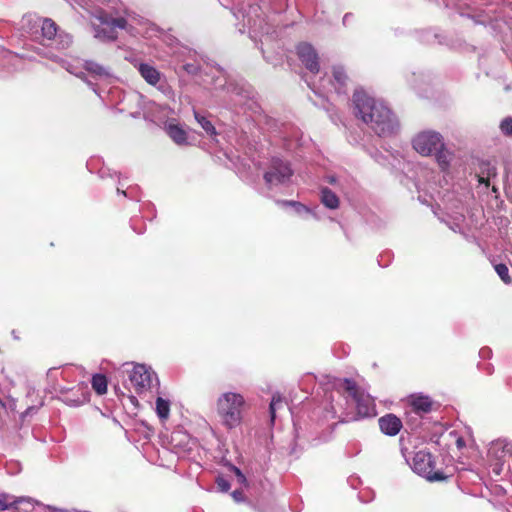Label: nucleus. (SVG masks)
Wrapping results in <instances>:
<instances>
[{"mask_svg":"<svg viewBox=\"0 0 512 512\" xmlns=\"http://www.w3.org/2000/svg\"><path fill=\"white\" fill-rule=\"evenodd\" d=\"M84 9L99 23H92L95 38L101 41H115L117 30L129 34L136 33L133 22L135 17L128 12L120 0H86Z\"/></svg>","mask_w":512,"mask_h":512,"instance_id":"f257e3e1","label":"nucleus"},{"mask_svg":"<svg viewBox=\"0 0 512 512\" xmlns=\"http://www.w3.org/2000/svg\"><path fill=\"white\" fill-rule=\"evenodd\" d=\"M352 101L356 117L361 119L375 134L387 137L396 132L398 121L382 101L371 97L362 89L354 91Z\"/></svg>","mask_w":512,"mask_h":512,"instance_id":"f03ea898","label":"nucleus"},{"mask_svg":"<svg viewBox=\"0 0 512 512\" xmlns=\"http://www.w3.org/2000/svg\"><path fill=\"white\" fill-rule=\"evenodd\" d=\"M21 29L32 39L40 41L43 46L58 51L68 49L73 42L72 35L59 30L52 19L42 18L36 14L24 15L21 19Z\"/></svg>","mask_w":512,"mask_h":512,"instance_id":"7ed1b4c3","label":"nucleus"},{"mask_svg":"<svg viewBox=\"0 0 512 512\" xmlns=\"http://www.w3.org/2000/svg\"><path fill=\"white\" fill-rule=\"evenodd\" d=\"M45 56L51 59L54 62H57L69 73L81 78L84 82L95 92L97 96L103 98L102 93L103 90L100 88L102 84H111L116 79L113 75L111 69L109 67H105L95 61L87 60L84 63L85 70L90 74V77L93 79H88L85 73L81 70V65L79 62L70 63L68 60L63 57L53 53L52 51H48L45 53Z\"/></svg>","mask_w":512,"mask_h":512,"instance_id":"20e7f679","label":"nucleus"},{"mask_svg":"<svg viewBox=\"0 0 512 512\" xmlns=\"http://www.w3.org/2000/svg\"><path fill=\"white\" fill-rule=\"evenodd\" d=\"M412 146L422 156H434L442 171L448 170L453 154L446 148L439 132L433 130L419 132L412 139Z\"/></svg>","mask_w":512,"mask_h":512,"instance_id":"39448f33","label":"nucleus"},{"mask_svg":"<svg viewBox=\"0 0 512 512\" xmlns=\"http://www.w3.org/2000/svg\"><path fill=\"white\" fill-rule=\"evenodd\" d=\"M246 401L242 394L236 392H224L216 401V411L221 424L231 430L242 423Z\"/></svg>","mask_w":512,"mask_h":512,"instance_id":"423d86ee","label":"nucleus"},{"mask_svg":"<svg viewBox=\"0 0 512 512\" xmlns=\"http://www.w3.org/2000/svg\"><path fill=\"white\" fill-rule=\"evenodd\" d=\"M334 386L339 392L346 395L347 402L352 401L359 418L373 417L376 414L374 399L361 389L354 380L339 378Z\"/></svg>","mask_w":512,"mask_h":512,"instance_id":"0eeeda50","label":"nucleus"},{"mask_svg":"<svg viewBox=\"0 0 512 512\" xmlns=\"http://www.w3.org/2000/svg\"><path fill=\"white\" fill-rule=\"evenodd\" d=\"M220 75L214 80L215 89H222L229 95V100L236 106H244L252 109L256 104L254 101L255 92L246 81L228 78L219 71Z\"/></svg>","mask_w":512,"mask_h":512,"instance_id":"6e6552de","label":"nucleus"},{"mask_svg":"<svg viewBox=\"0 0 512 512\" xmlns=\"http://www.w3.org/2000/svg\"><path fill=\"white\" fill-rule=\"evenodd\" d=\"M401 454L405 458L406 463L418 475L424 477L430 482L442 481L447 476L441 470L435 469V460L433 455L427 450H420L414 453L410 458V453L405 447H401Z\"/></svg>","mask_w":512,"mask_h":512,"instance_id":"1a4fd4ad","label":"nucleus"},{"mask_svg":"<svg viewBox=\"0 0 512 512\" xmlns=\"http://www.w3.org/2000/svg\"><path fill=\"white\" fill-rule=\"evenodd\" d=\"M260 7L258 5H248L232 8V13L237 20L242 18V26L239 28L240 33H244L245 29H249L252 39H255L258 34L262 36L270 33V26L264 18L258 13Z\"/></svg>","mask_w":512,"mask_h":512,"instance_id":"9d476101","label":"nucleus"},{"mask_svg":"<svg viewBox=\"0 0 512 512\" xmlns=\"http://www.w3.org/2000/svg\"><path fill=\"white\" fill-rule=\"evenodd\" d=\"M293 171L290 164L280 158H272L263 178L266 186L273 189L290 182Z\"/></svg>","mask_w":512,"mask_h":512,"instance_id":"9b49d317","label":"nucleus"},{"mask_svg":"<svg viewBox=\"0 0 512 512\" xmlns=\"http://www.w3.org/2000/svg\"><path fill=\"white\" fill-rule=\"evenodd\" d=\"M138 72L148 84L156 86L167 98L174 99L173 89L154 66L148 63H140L138 65Z\"/></svg>","mask_w":512,"mask_h":512,"instance_id":"f8f14e48","label":"nucleus"},{"mask_svg":"<svg viewBox=\"0 0 512 512\" xmlns=\"http://www.w3.org/2000/svg\"><path fill=\"white\" fill-rule=\"evenodd\" d=\"M153 378L157 380L155 373L142 364L135 365L129 374L130 384L138 394L151 388Z\"/></svg>","mask_w":512,"mask_h":512,"instance_id":"ddd939ff","label":"nucleus"},{"mask_svg":"<svg viewBox=\"0 0 512 512\" xmlns=\"http://www.w3.org/2000/svg\"><path fill=\"white\" fill-rule=\"evenodd\" d=\"M349 78L345 69L340 66L333 67L332 79H322L321 88L329 93L334 91L338 96L347 95Z\"/></svg>","mask_w":512,"mask_h":512,"instance_id":"4468645a","label":"nucleus"},{"mask_svg":"<svg viewBox=\"0 0 512 512\" xmlns=\"http://www.w3.org/2000/svg\"><path fill=\"white\" fill-rule=\"evenodd\" d=\"M297 55L302 64L313 74L319 72L318 54L309 43H300L297 46Z\"/></svg>","mask_w":512,"mask_h":512,"instance_id":"2eb2a0df","label":"nucleus"},{"mask_svg":"<svg viewBox=\"0 0 512 512\" xmlns=\"http://www.w3.org/2000/svg\"><path fill=\"white\" fill-rule=\"evenodd\" d=\"M507 455L512 456V441L497 439L490 443L488 448L489 460L504 461Z\"/></svg>","mask_w":512,"mask_h":512,"instance_id":"dca6fc26","label":"nucleus"},{"mask_svg":"<svg viewBox=\"0 0 512 512\" xmlns=\"http://www.w3.org/2000/svg\"><path fill=\"white\" fill-rule=\"evenodd\" d=\"M378 423L381 432L388 436L397 435L403 427L400 418L394 414H386L380 417Z\"/></svg>","mask_w":512,"mask_h":512,"instance_id":"f3484780","label":"nucleus"},{"mask_svg":"<svg viewBox=\"0 0 512 512\" xmlns=\"http://www.w3.org/2000/svg\"><path fill=\"white\" fill-rule=\"evenodd\" d=\"M148 112L153 116L155 121L163 122L164 124L166 121L174 119L173 115L175 114L174 109L170 106L156 102L150 103Z\"/></svg>","mask_w":512,"mask_h":512,"instance_id":"a211bd4d","label":"nucleus"},{"mask_svg":"<svg viewBox=\"0 0 512 512\" xmlns=\"http://www.w3.org/2000/svg\"><path fill=\"white\" fill-rule=\"evenodd\" d=\"M164 129L168 136L177 144V145H186L187 142V133L186 131L176 122V119H171L170 121L165 122Z\"/></svg>","mask_w":512,"mask_h":512,"instance_id":"6ab92c4d","label":"nucleus"},{"mask_svg":"<svg viewBox=\"0 0 512 512\" xmlns=\"http://www.w3.org/2000/svg\"><path fill=\"white\" fill-rule=\"evenodd\" d=\"M497 169L494 164L490 161H481L479 164V172L477 174L478 181L480 184H484L486 187L490 185V179L496 177Z\"/></svg>","mask_w":512,"mask_h":512,"instance_id":"aec40b11","label":"nucleus"},{"mask_svg":"<svg viewBox=\"0 0 512 512\" xmlns=\"http://www.w3.org/2000/svg\"><path fill=\"white\" fill-rule=\"evenodd\" d=\"M411 407L415 414L421 415L431 411L432 401L427 396H416L412 398Z\"/></svg>","mask_w":512,"mask_h":512,"instance_id":"412c9836","label":"nucleus"},{"mask_svg":"<svg viewBox=\"0 0 512 512\" xmlns=\"http://www.w3.org/2000/svg\"><path fill=\"white\" fill-rule=\"evenodd\" d=\"M321 202L322 204L329 209H337L339 207V198L338 196L332 192L329 188L321 189Z\"/></svg>","mask_w":512,"mask_h":512,"instance_id":"4be33fe9","label":"nucleus"},{"mask_svg":"<svg viewBox=\"0 0 512 512\" xmlns=\"http://www.w3.org/2000/svg\"><path fill=\"white\" fill-rule=\"evenodd\" d=\"M194 117L197 123L203 128L208 136L215 137L217 135L214 125L204 115L194 111Z\"/></svg>","mask_w":512,"mask_h":512,"instance_id":"5701e85b","label":"nucleus"},{"mask_svg":"<svg viewBox=\"0 0 512 512\" xmlns=\"http://www.w3.org/2000/svg\"><path fill=\"white\" fill-rule=\"evenodd\" d=\"M281 204L285 206H291L294 208L295 212L299 215H311L315 219H318L317 213L315 210L310 209L306 205L296 202V201H281Z\"/></svg>","mask_w":512,"mask_h":512,"instance_id":"b1692460","label":"nucleus"},{"mask_svg":"<svg viewBox=\"0 0 512 512\" xmlns=\"http://www.w3.org/2000/svg\"><path fill=\"white\" fill-rule=\"evenodd\" d=\"M91 385L98 395H103L107 392V378L103 374L93 375Z\"/></svg>","mask_w":512,"mask_h":512,"instance_id":"393cba45","label":"nucleus"},{"mask_svg":"<svg viewBox=\"0 0 512 512\" xmlns=\"http://www.w3.org/2000/svg\"><path fill=\"white\" fill-rule=\"evenodd\" d=\"M156 413L160 420L165 421L169 417L170 413V403L169 401L163 399L162 397H158L156 399Z\"/></svg>","mask_w":512,"mask_h":512,"instance_id":"a878e982","label":"nucleus"},{"mask_svg":"<svg viewBox=\"0 0 512 512\" xmlns=\"http://www.w3.org/2000/svg\"><path fill=\"white\" fill-rule=\"evenodd\" d=\"M282 406H283V400H282L281 396L278 394L273 395L270 406H269L270 417H271L272 422H274V420H275L276 410L281 408Z\"/></svg>","mask_w":512,"mask_h":512,"instance_id":"bb28decb","label":"nucleus"},{"mask_svg":"<svg viewBox=\"0 0 512 512\" xmlns=\"http://www.w3.org/2000/svg\"><path fill=\"white\" fill-rule=\"evenodd\" d=\"M20 500L16 501L8 495H0V511L10 509L14 505H17Z\"/></svg>","mask_w":512,"mask_h":512,"instance_id":"cd10ccee","label":"nucleus"},{"mask_svg":"<svg viewBox=\"0 0 512 512\" xmlns=\"http://www.w3.org/2000/svg\"><path fill=\"white\" fill-rule=\"evenodd\" d=\"M495 271L497 272L498 276L503 280L505 283H510L511 278L509 276V270L508 267L505 264H497L495 266Z\"/></svg>","mask_w":512,"mask_h":512,"instance_id":"c85d7f7f","label":"nucleus"},{"mask_svg":"<svg viewBox=\"0 0 512 512\" xmlns=\"http://www.w3.org/2000/svg\"><path fill=\"white\" fill-rule=\"evenodd\" d=\"M499 127L504 135L512 136V116L504 118Z\"/></svg>","mask_w":512,"mask_h":512,"instance_id":"c756f323","label":"nucleus"},{"mask_svg":"<svg viewBox=\"0 0 512 512\" xmlns=\"http://www.w3.org/2000/svg\"><path fill=\"white\" fill-rule=\"evenodd\" d=\"M338 417V408L336 405L330 403L329 406L324 409V418L326 420H332Z\"/></svg>","mask_w":512,"mask_h":512,"instance_id":"7c9ffc66","label":"nucleus"},{"mask_svg":"<svg viewBox=\"0 0 512 512\" xmlns=\"http://www.w3.org/2000/svg\"><path fill=\"white\" fill-rule=\"evenodd\" d=\"M216 485L219 491L226 493L230 489V483L223 476H218L216 478Z\"/></svg>","mask_w":512,"mask_h":512,"instance_id":"2f4dec72","label":"nucleus"},{"mask_svg":"<svg viewBox=\"0 0 512 512\" xmlns=\"http://www.w3.org/2000/svg\"><path fill=\"white\" fill-rule=\"evenodd\" d=\"M490 461H491L490 467H491L492 473L495 474L496 476L500 475L501 472L503 471L504 461H501V460H490Z\"/></svg>","mask_w":512,"mask_h":512,"instance_id":"473e14b6","label":"nucleus"},{"mask_svg":"<svg viewBox=\"0 0 512 512\" xmlns=\"http://www.w3.org/2000/svg\"><path fill=\"white\" fill-rule=\"evenodd\" d=\"M42 405H43V402L40 401L38 405L28 406L25 409V411L21 413L22 420H24L26 417H29V416H32L33 414H35L37 412V410L39 409V407H41Z\"/></svg>","mask_w":512,"mask_h":512,"instance_id":"72a5a7b5","label":"nucleus"},{"mask_svg":"<svg viewBox=\"0 0 512 512\" xmlns=\"http://www.w3.org/2000/svg\"><path fill=\"white\" fill-rule=\"evenodd\" d=\"M177 438H180L179 443L182 442V438L187 440V443L183 447H180L184 452L187 451V450H190V448L187 447L188 444H189V440H188V436L187 435L182 434V433H174L172 435V438H171L172 443L176 442Z\"/></svg>","mask_w":512,"mask_h":512,"instance_id":"f704fd0d","label":"nucleus"},{"mask_svg":"<svg viewBox=\"0 0 512 512\" xmlns=\"http://www.w3.org/2000/svg\"><path fill=\"white\" fill-rule=\"evenodd\" d=\"M354 14L353 13H346L344 16H343V19H342V23L345 27H348L351 25V23L354 21Z\"/></svg>","mask_w":512,"mask_h":512,"instance_id":"c9c22d12","label":"nucleus"},{"mask_svg":"<svg viewBox=\"0 0 512 512\" xmlns=\"http://www.w3.org/2000/svg\"><path fill=\"white\" fill-rule=\"evenodd\" d=\"M492 355V350L489 347H483L479 351V356L483 359L490 358Z\"/></svg>","mask_w":512,"mask_h":512,"instance_id":"e433bc0d","label":"nucleus"},{"mask_svg":"<svg viewBox=\"0 0 512 512\" xmlns=\"http://www.w3.org/2000/svg\"><path fill=\"white\" fill-rule=\"evenodd\" d=\"M231 496L233 497L234 501L235 502H242L244 501V496H243V492L241 490H234L231 494Z\"/></svg>","mask_w":512,"mask_h":512,"instance_id":"4c0bfd02","label":"nucleus"},{"mask_svg":"<svg viewBox=\"0 0 512 512\" xmlns=\"http://www.w3.org/2000/svg\"><path fill=\"white\" fill-rule=\"evenodd\" d=\"M335 425H336L335 423L328 425L329 432L326 433L323 437L319 438V442H326L330 439V436L332 434V431H333Z\"/></svg>","mask_w":512,"mask_h":512,"instance_id":"58836bf2","label":"nucleus"},{"mask_svg":"<svg viewBox=\"0 0 512 512\" xmlns=\"http://www.w3.org/2000/svg\"><path fill=\"white\" fill-rule=\"evenodd\" d=\"M183 68L189 74H195L197 72V67L194 64H185Z\"/></svg>","mask_w":512,"mask_h":512,"instance_id":"ea45409f","label":"nucleus"},{"mask_svg":"<svg viewBox=\"0 0 512 512\" xmlns=\"http://www.w3.org/2000/svg\"><path fill=\"white\" fill-rule=\"evenodd\" d=\"M456 446L458 449H462L463 447H465V441L462 437H458L456 439Z\"/></svg>","mask_w":512,"mask_h":512,"instance_id":"a19ab883","label":"nucleus"},{"mask_svg":"<svg viewBox=\"0 0 512 512\" xmlns=\"http://www.w3.org/2000/svg\"><path fill=\"white\" fill-rule=\"evenodd\" d=\"M289 455H295L297 456L298 455V451H297V445L296 444H293L289 450Z\"/></svg>","mask_w":512,"mask_h":512,"instance_id":"79ce46f5","label":"nucleus"},{"mask_svg":"<svg viewBox=\"0 0 512 512\" xmlns=\"http://www.w3.org/2000/svg\"><path fill=\"white\" fill-rule=\"evenodd\" d=\"M327 181H328L330 184H335V183H336V177H335V176H328V177H327Z\"/></svg>","mask_w":512,"mask_h":512,"instance_id":"37998d69","label":"nucleus"},{"mask_svg":"<svg viewBox=\"0 0 512 512\" xmlns=\"http://www.w3.org/2000/svg\"><path fill=\"white\" fill-rule=\"evenodd\" d=\"M238 480L240 483H245L246 482V477L244 476L243 473H241V475L237 476Z\"/></svg>","mask_w":512,"mask_h":512,"instance_id":"c03bdc74","label":"nucleus"},{"mask_svg":"<svg viewBox=\"0 0 512 512\" xmlns=\"http://www.w3.org/2000/svg\"><path fill=\"white\" fill-rule=\"evenodd\" d=\"M233 471L235 472L236 476H239L242 473V471L239 468H237L236 466H233Z\"/></svg>","mask_w":512,"mask_h":512,"instance_id":"a18cd8bd","label":"nucleus"},{"mask_svg":"<svg viewBox=\"0 0 512 512\" xmlns=\"http://www.w3.org/2000/svg\"><path fill=\"white\" fill-rule=\"evenodd\" d=\"M476 23H479V24H483L485 25L486 24V21L485 20H477Z\"/></svg>","mask_w":512,"mask_h":512,"instance_id":"49530a36","label":"nucleus"},{"mask_svg":"<svg viewBox=\"0 0 512 512\" xmlns=\"http://www.w3.org/2000/svg\"><path fill=\"white\" fill-rule=\"evenodd\" d=\"M118 193H122L123 195H127L125 191H121L120 188H117Z\"/></svg>","mask_w":512,"mask_h":512,"instance_id":"de8ad7c7","label":"nucleus"},{"mask_svg":"<svg viewBox=\"0 0 512 512\" xmlns=\"http://www.w3.org/2000/svg\"><path fill=\"white\" fill-rule=\"evenodd\" d=\"M132 228L138 233V234H141L142 232L141 231H137L134 227V224H132Z\"/></svg>","mask_w":512,"mask_h":512,"instance_id":"09e8293b","label":"nucleus"}]
</instances>
